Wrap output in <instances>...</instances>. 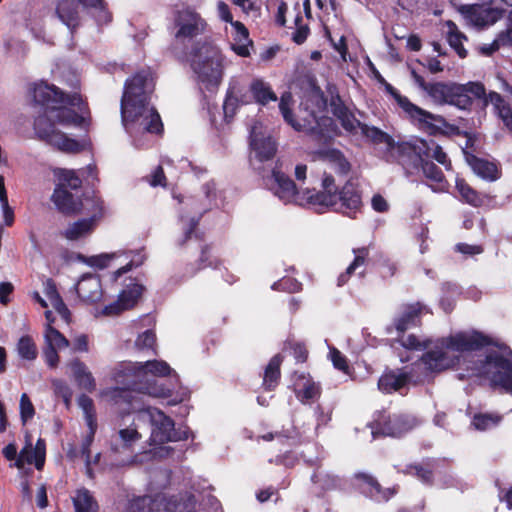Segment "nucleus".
Here are the masks:
<instances>
[{
    "label": "nucleus",
    "mask_w": 512,
    "mask_h": 512,
    "mask_svg": "<svg viewBox=\"0 0 512 512\" xmlns=\"http://www.w3.org/2000/svg\"><path fill=\"white\" fill-rule=\"evenodd\" d=\"M33 98L45 108L34 121L38 138L62 152H80L84 145L61 132L56 124L78 127L84 122L87 107L82 97L77 93L64 95L56 86L40 82L34 86Z\"/></svg>",
    "instance_id": "obj_1"
},
{
    "label": "nucleus",
    "mask_w": 512,
    "mask_h": 512,
    "mask_svg": "<svg viewBox=\"0 0 512 512\" xmlns=\"http://www.w3.org/2000/svg\"><path fill=\"white\" fill-rule=\"evenodd\" d=\"M150 71H141L128 79L121 99L122 124L137 148L149 143V135L163 129L160 115L150 103L154 91Z\"/></svg>",
    "instance_id": "obj_2"
},
{
    "label": "nucleus",
    "mask_w": 512,
    "mask_h": 512,
    "mask_svg": "<svg viewBox=\"0 0 512 512\" xmlns=\"http://www.w3.org/2000/svg\"><path fill=\"white\" fill-rule=\"evenodd\" d=\"M293 103L289 92L283 93L280 98L279 109L284 120L296 131H303L319 139H328L335 134V125L332 118L325 115L326 99L319 88L308 90L300 104L299 120L293 119L290 107Z\"/></svg>",
    "instance_id": "obj_3"
},
{
    "label": "nucleus",
    "mask_w": 512,
    "mask_h": 512,
    "mask_svg": "<svg viewBox=\"0 0 512 512\" xmlns=\"http://www.w3.org/2000/svg\"><path fill=\"white\" fill-rule=\"evenodd\" d=\"M493 338L479 331L457 332L437 340L435 346L426 351L421 361L425 368L431 372H441L453 367L458 357H452L449 352H472L491 346Z\"/></svg>",
    "instance_id": "obj_4"
},
{
    "label": "nucleus",
    "mask_w": 512,
    "mask_h": 512,
    "mask_svg": "<svg viewBox=\"0 0 512 512\" xmlns=\"http://www.w3.org/2000/svg\"><path fill=\"white\" fill-rule=\"evenodd\" d=\"M223 56L214 44L204 42L197 44L191 54V67L199 81L207 89L217 87L223 76Z\"/></svg>",
    "instance_id": "obj_5"
},
{
    "label": "nucleus",
    "mask_w": 512,
    "mask_h": 512,
    "mask_svg": "<svg viewBox=\"0 0 512 512\" xmlns=\"http://www.w3.org/2000/svg\"><path fill=\"white\" fill-rule=\"evenodd\" d=\"M491 346L499 351H489L483 361L484 368L491 373V383L512 395V350L505 343L493 339Z\"/></svg>",
    "instance_id": "obj_6"
},
{
    "label": "nucleus",
    "mask_w": 512,
    "mask_h": 512,
    "mask_svg": "<svg viewBox=\"0 0 512 512\" xmlns=\"http://www.w3.org/2000/svg\"><path fill=\"white\" fill-rule=\"evenodd\" d=\"M387 91L393 96L397 104L407 114V116L418 125L427 131L433 132L439 128V125L447 127L448 124L445 118L441 115L432 114L419 106L413 104L406 96H402L390 84L386 86Z\"/></svg>",
    "instance_id": "obj_7"
},
{
    "label": "nucleus",
    "mask_w": 512,
    "mask_h": 512,
    "mask_svg": "<svg viewBox=\"0 0 512 512\" xmlns=\"http://www.w3.org/2000/svg\"><path fill=\"white\" fill-rule=\"evenodd\" d=\"M123 256H125V259L128 261L125 263L120 262L122 266L112 274L113 281H117L120 276L129 272L132 268L140 266L144 262V256L140 253H136L133 255V257H130V255H127L126 253L123 252H113L102 253L99 255L89 257L84 256L82 254H78L77 259L90 267L97 269H105L110 267L112 262L122 258Z\"/></svg>",
    "instance_id": "obj_8"
},
{
    "label": "nucleus",
    "mask_w": 512,
    "mask_h": 512,
    "mask_svg": "<svg viewBox=\"0 0 512 512\" xmlns=\"http://www.w3.org/2000/svg\"><path fill=\"white\" fill-rule=\"evenodd\" d=\"M43 286L46 299L38 292H34L32 298L44 310L46 320H55L57 317L62 320H69L71 317L70 310L61 299L54 281L46 279Z\"/></svg>",
    "instance_id": "obj_9"
},
{
    "label": "nucleus",
    "mask_w": 512,
    "mask_h": 512,
    "mask_svg": "<svg viewBox=\"0 0 512 512\" xmlns=\"http://www.w3.org/2000/svg\"><path fill=\"white\" fill-rule=\"evenodd\" d=\"M503 3L512 6V0H501ZM495 0H483L482 4L462 5L459 12L473 26L483 28L493 25L501 19L504 10L498 7H491Z\"/></svg>",
    "instance_id": "obj_10"
},
{
    "label": "nucleus",
    "mask_w": 512,
    "mask_h": 512,
    "mask_svg": "<svg viewBox=\"0 0 512 512\" xmlns=\"http://www.w3.org/2000/svg\"><path fill=\"white\" fill-rule=\"evenodd\" d=\"M398 152L407 155L413 154L422 161L433 158L447 170L451 169L448 155L434 140L413 139L403 142L398 146Z\"/></svg>",
    "instance_id": "obj_11"
},
{
    "label": "nucleus",
    "mask_w": 512,
    "mask_h": 512,
    "mask_svg": "<svg viewBox=\"0 0 512 512\" xmlns=\"http://www.w3.org/2000/svg\"><path fill=\"white\" fill-rule=\"evenodd\" d=\"M369 427L375 438L378 436L400 437L410 431L413 426L409 418L404 415L391 416L386 411H378Z\"/></svg>",
    "instance_id": "obj_12"
},
{
    "label": "nucleus",
    "mask_w": 512,
    "mask_h": 512,
    "mask_svg": "<svg viewBox=\"0 0 512 512\" xmlns=\"http://www.w3.org/2000/svg\"><path fill=\"white\" fill-rule=\"evenodd\" d=\"M177 40H191L207 30V22L201 15L190 8L178 10L174 16Z\"/></svg>",
    "instance_id": "obj_13"
},
{
    "label": "nucleus",
    "mask_w": 512,
    "mask_h": 512,
    "mask_svg": "<svg viewBox=\"0 0 512 512\" xmlns=\"http://www.w3.org/2000/svg\"><path fill=\"white\" fill-rule=\"evenodd\" d=\"M150 416L154 426L151 434L154 442L164 444L167 442L183 441L189 438L190 432L188 428L176 430L173 419L165 415L161 410L154 409L150 412Z\"/></svg>",
    "instance_id": "obj_14"
},
{
    "label": "nucleus",
    "mask_w": 512,
    "mask_h": 512,
    "mask_svg": "<svg viewBox=\"0 0 512 512\" xmlns=\"http://www.w3.org/2000/svg\"><path fill=\"white\" fill-rule=\"evenodd\" d=\"M456 83L435 82L428 86L427 94L437 104H449L465 110L466 98Z\"/></svg>",
    "instance_id": "obj_15"
},
{
    "label": "nucleus",
    "mask_w": 512,
    "mask_h": 512,
    "mask_svg": "<svg viewBox=\"0 0 512 512\" xmlns=\"http://www.w3.org/2000/svg\"><path fill=\"white\" fill-rule=\"evenodd\" d=\"M144 292V286L131 282L127 287L120 293L118 299L104 307L102 316L115 317L118 316L122 311L132 308L141 297Z\"/></svg>",
    "instance_id": "obj_16"
},
{
    "label": "nucleus",
    "mask_w": 512,
    "mask_h": 512,
    "mask_svg": "<svg viewBox=\"0 0 512 512\" xmlns=\"http://www.w3.org/2000/svg\"><path fill=\"white\" fill-rule=\"evenodd\" d=\"M361 208L362 200L358 189L353 183L347 182L338 192V203L335 205V211L354 218L361 211Z\"/></svg>",
    "instance_id": "obj_17"
},
{
    "label": "nucleus",
    "mask_w": 512,
    "mask_h": 512,
    "mask_svg": "<svg viewBox=\"0 0 512 512\" xmlns=\"http://www.w3.org/2000/svg\"><path fill=\"white\" fill-rule=\"evenodd\" d=\"M271 180L273 181L271 189L281 201L284 203L295 202L300 205L303 204L296 192L295 183L283 172L275 168L272 171Z\"/></svg>",
    "instance_id": "obj_18"
},
{
    "label": "nucleus",
    "mask_w": 512,
    "mask_h": 512,
    "mask_svg": "<svg viewBox=\"0 0 512 512\" xmlns=\"http://www.w3.org/2000/svg\"><path fill=\"white\" fill-rule=\"evenodd\" d=\"M75 288L78 297L86 303H96L103 297L101 279L94 274L83 275Z\"/></svg>",
    "instance_id": "obj_19"
},
{
    "label": "nucleus",
    "mask_w": 512,
    "mask_h": 512,
    "mask_svg": "<svg viewBox=\"0 0 512 512\" xmlns=\"http://www.w3.org/2000/svg\"><path fill=\"white\" fill-rule=\"evenodd\" d=\"M113 380L119 385L118 387L149 391L147 384L142 382L137 363L121 366L115 371Z\"/></svg>",
    "instance_id": "obj_20"
},
{
    "label": "nucleus",
    "mask_w": 512,
    "mask_h": 512,
    "mask_svg": "<svg viewBox=\"0 0 512 512\" xmlns=\"http://www.w3.org/2000/svg\"><path fill=\"white\" fill-rule=\"evenodd\" d=\"M410 380L411 374L403 369L389 370L380 376L377 385L381 392L391 394L407 386Z\"/></svg>",
    "instance_id": "obj_21"
},
{
    "label": "nucleus",
    "mask_w": 512,
    "mask_h": 512,
    "mask_svg": "<svg viewBox=\"0 0 512 512\" xmlns=\"http://www.w3.org/2000/svg\"><path fill=\"white\" fill-rule=\"evenodd\" d=\"M46 455V442L44 439L39 438L36 442L35 448L28 444L24 447L16 460V466L22 468L24 463L35 464L36 469L40 470L44 466Z\"/></svg>",
    "instance_id": "obj_22"
},
{
    "label": "nucleus",
    "mask_w": 512,
    "mask_h": 512,
    "mask_svg": "<svg viewBox=\"0 0 512 512\" xmlns=\"http://www.w3.org/2000/svg\"><path fill=\"white\" fill-rule=\"evenodd\" d=\"M251 148L254 152L255 158L260 162L273 158L277 151L276 143L270 136L260 137L257 133V127L254 126L251 130Z\"/></svg>",
    "instance_id": "obj_23"
},
{
    "label": "nucleus",
    "mask_w": 512,
    "mask_h": 512,
    "mask_svg": "<svg viewBox=\"0 0 512 512\" xmlns=\"http://www.w3.org/2000/svg\"><path fill=\"white\" fill-rule=\"evenodd\" d=\"M294 391L301 402L318 398L321 394L320 386L313 381L309 374L301 373L294 381Z\"/></svg>",
    "instance_id": "obj_24"
},
{
    "label": "nucleus",
    "mask_w": 512,
    "mask_h": 512,
    "mask_svg": "<svg viewBox=\"0 0 512 512\" xmlns=\"http://www.w3.org/2000/svg\"><path fill=\"white\" fill-rule=\"evenodd\" d=\"M356 479L367 487L370 497L378 502H387L396 493V488H383L376 478L366 473H359Z\"/></svg>",
    "instance_id": "obj_25"
},
{
    "label": "nucleus",
    "mask_w": 512,
    "mask_h": 512,
    "mask_svg": "<svg viewBox=\"0 0 512 512\" xmlns=\"http://www.w3.org/2000/svg\"><path fill=\"white\" fill-rule=\"evenodd\" d=\"M55 13L71 31L80 25L78 7L72 0H59L56 3Z\"/></svg>",
    "instance_id": "obj_26"
},
{
    "label": "nucleus",
    "mask_w": 512,
    "mask_h": 512,
    "mask_svg": "<svg viewBox=\"0 0 512 512\" xmlns=\"http://www.w3.org/2000/svg\"><path fill=\"white\" fill-rule=\"evenodd\" d=\"M466 160L474 173L487 181H496L501 177L500 169L493 162L478 158L474 155H466Z\"/></svg>",
    "instance_id": "obj_27"
},
{
    "label": "nucleus",
    "mask_w": 512,
    "mask_h": 512,
    "mask_svg": "<svg viewBox=\"0 0 512 512\" xmlns=\"http://www.w3.org/2000/svg\"><path fill=\"white\" fill-rule=\"evenodd\" d=\"M70 367L73 372L74 380L80 389H83L89 393L96 390V381L92 373L88 370L84 362L79 359H74Z\"/></svg>",
    "instance_id": "obj_28"
},
{
    "label": "nucleus",
    "mask_w": 512,
    "mask_h": 512,
    "mask_svg": "<svg viewBox=\"0 0 512 512\" xmlns=\"http://www.w3.org/2000/svg\"><path fill=\"white\" fill-rule=\"evenodd\" d=\"M251 97L239 85H232L223 104L225 117H233L239 105L248 104Z\"/></svg>",
    "instance_id": "obj_29"
},
{
    "label": "nucleus",
    "mask_w": 512,
    "mask_h": 512,
    "mask_svg": "<svg viewBox=\"0 0 512 512\" xmlns=\"http://www.w3.org/2000/svg\"><path fill=\"white\" fill-rule=\"evenodd\" d=\"M282 362L283 356L281 354H276L270 359L263 375L262 387L264 390L272 391L278 386L281 378L280 366Z\"/></svg>",
    "instance_id": "obj_30"
},
{
    "label": "nucleus",
    "mask_w": 512,
    "mask_h": 512,
    "mask_svg": "<svg viewBox=\"0 0 512 512\" xmlns=\"http://www.w3.org/2000/svg\"><path fill=\"white\" fill-rule=\"evenodd\" d=\"M231 27L234 40L232 44L233 51L239 56L247 57L249 55V45L251 44L248 29L239 21L232 22Z\"/></svg>",
    "instance_id": "obj_31"
},
{
    "label": "nucleus",
    "mask_w": 512,
    "mask_h": 512,
    "mask_svg": "<svg viewBox=\"0 0 512 512\" xmlns=\"http://www.w3.org/2000/svg\"><path fill=\"white\" fill-rule=\"evenodd\" d=\"M307 204L317 212H324L326 209L335 210L338 203V193H329L327 191L310 192L308 191Z\"/></svg>",
    "instance_id": "obj_32"
},
{
    "label": "nucleus",
    "mask_w": 512,
    "mask_h": 512,
    "mask_svg": "<svg viewBox=\"0 0 512 512\" xmlns=\"http://www.w3.org/2000/svg\"><path fill=\"white\" fill-rule=\"evenodd\" d=\"M486 103H490L504 125L512 133V107L506 103L504 98L497 92H490Z\"/></svg>",
    "instance_id": "obj_33"
},
{
    "label": "nucleus",
    "mask_w": 512,
    "mask_h": 512,
    "mask_svg": "<svg viewBox=\"0 0 512 512\" xmlns=\"http://www.w3.org/2000/svg\"><path fill=\"white\" fill-rule=\"evenodd\" d=\"M52 201L55 206L63 213H76L78 211V202L73 194L62 186H57L52 195Z\"/></svg>",
    "instance_id": "obj_34"
},
{
    "label": "nucleus",
    "mask_w": 512,
    "mask_h": 512,
    "mask_svg": "<svg viewBox=\"0 0 512 512\" xmlns=\"http://www.w3.org/2000/svg\"><path fill=\"white\" fill-rule=\"evenodd\" d=\"M360 133L363 136H365L368 140H370L373 144H383L387 151H392L394 149L398 150V146L401 144H396L390 135L374 126H368L364 124L363 127L361 128Z\"/></svg>",
    "instance_id": "obj_35"
},
{
    "label": "nucleus",
    "mask_w": 512,
    "mask_h": 512,
    "mask_svg": "<svg viewBox=\"0 0 512 512\" xmlns=\"http://www.w3.org/2000/svg\"><path fill=\"white\" fill-rule=\"evenodd\" d=\"M353 254V262L347 267L346 271L340 274L338 277V286H343L344 284H346L349 278L356 272V270L365 265L366 260L369 256V248L361 247L353 249Z\"/></svg>",
    "instance_id": "obj_36"
},
{
    "label": "nucleus",
    "mask_w": 512,
    "mask_h": 512,
    "mask_svg": "<svg viewBox=\"0 0 512 512\" xmlns=\"http://www.w3.org/2000/svg\"><path fill=\"white\" fill-rule=\"evenodd\" d=\"M72 500L75 512H99L96 499L86 488L78 489Z\"/></svg>",
    "instance_id": "obj_37"
},
{
    "label": "nucleus",
    "mask_w": 512,
    "mask_h": 512,
    "mask_svg": "<svg viewBox=\"0 0 512 512\" xmlns=\"http://www.w3.org/2000/svg\"><path fill=\"white\" fill-rule=\"evenodd\" d=\"M94 227L93 219H81L69 225L62 235L66 239L74 241L90 234Z\"/></svg>",
    "instance_id": "obj_38"
},
{
    "label": "nucleus",
    "mask_w": 512,
    "mask_h": 512,
    "mask_svg": "<svg viewBox=\"0 0 512 512\" xmlns=\"http://www.w3.org/2000/svg\"><path fill=\"white\" fill-rule=\"evenodd\" d=\"M77 212L89 215L88 219H93V223H95L103 216V201L97 196H87L78 203Z\"/></svg>",
    "instance_id": "obj_39"
},
{
    "label": "nucleus",
    "mask_w": 512,
    "mask_h": 512,
    "mask_svg": "<svg viewBox=\"0 0 512 512\" xmlns=\"http://www.w3.org/2000/svg\"><path fill=\"white\" fill-rule=\"evenodd\" d=\"M145 390H136L128 387H112L104 391V395L109 398L114 404H127L131 405L135 393H146Z\"/></svg>",
    "instance_id": "obj_40"
},
{
    "label": "nucleus",
    "mask_w": 512,
    "mask_h": 512,
    "mask_svg": "<svg viewBox=\"0 0 512 512\" xmlns=\"http://www.w3.org/2000/svg\"><path fill=\"white\" fill-rule=\"evenodd\" d=\"M250 91L255 101L259 104L265 105L270 101L277 100V96L272 91L270 85L260 79H256L251 83Z\"/></svg>",
    "instance_id": "obj_41"
},
{
    "label": "nucleus",
    "mask_w": 512,
    "mask_h": 512,
    "mask_svg": "<svg viewBox=\"0 0 512 512\" xmlns=\"http://www.w3.org/2000/svg\"><path fill=\"white\" fill-rule=\"evenodd\" d=\"M140 439L141 434L137 431L136 428L128 427L121 429L118 432L119 443H115L112 449L115 452H120L121 450H131L134 444Z\"/></svg>",
    "instance_id": "obj_42"
},
{
    "label": "nucleus",
    "mask_w": 512,
    "mask_h": 512,
    "mask_svg": "<svg viewBox=\"0 0 512 512\" xmlns=\"http://www.w3.org/2000/svg\"><path fill=\"white\" fill-rule=\"evenodd\" d=\"M142 378L148 373L154 376L165 377L171 374L172 369L167 362L162 360H149L145 363H137Z\"/></svg>",
    "instance_id": "obj_43"
},
{
    "label": "nucleus",
    "mask_w": 512,
    "mask_h": 512,
    "mask_svg": "<svg viewBox=\"0 0 512 512\" xmlns=\"http://www.w3.org/2000/svg\"><path fill=\"white\" fill-rule=\"evenodd\" d=\"M323 160L327 162L331 169L341 175H345L350 170V164L344 155L338 150H327L322 153Z\"/></svg>",
    "instance_id": "obj_44"
},
{
    "label": "nucleus",
    "mask_w": 512,
    "mask_h": 512,
    "mask_svg": "<svg viewBox=\"0 0 512 512\" xmlns=\"http://www.w3.org/2000/svg\"><path fill=\"white\" fill-rule=\"evenodd\" d=\"M458 87L462 88V95L466 98L465 109H468L472 104V98L484 99L486 103V90L482 83L480 82H468L466 84H458Z\"/></svg>",
    "instance_id": "obj_45"
},
{
    "label": "nucleus",
    "mask_w": 512,
    "mask_h": 512,
    "mask_svg": "<svg viewBox=\"0 0 512 512\" xmlns=\"http://www.w3.org/2000/svg\"><path fill=\"white\" fill-rule=\"evenodd\" d=\"M502 416L493 413H476L471 420V426L478 431H486L497 426Z\"/></svg>",
    "instance_id": "obj_46"
},
{
    "label": "nucleus",
    "mask_w": 512,
    "mask_h": 512,
    "mask_svg": "<svg viewBox=\"0 0 512 512\" xmlns=\"http://www.w3.org/2000/svg\"><path fill=\"white\" fill-rule=\"evenodd\" d=\"M456 188L461 198L468 204L475 207H479L483 204V198L481 195L463 179H456Z\"/></svg>",
    "instance_id": "obj_47"
},
{
    "label": "nucleus",
    "mask_w": 512,
    "mask_h": 512,
    "mask_svg": "<svg viewBox=\"0 0 512 512\" xmlns=\"http://www.w3.org/2000/svg\"><path fill=\"white\" fill-rule=\"evenodd\" d=\"M411 322H397L396 323V331H397V341L401 343V345L407 349H418L421 346V342L419 338L414 334L405 335V331L408 328V324ZM413 324L415 322H412Z\"/></svg>",
    "instance_id": "obj_48"
},
{
    "label": "nucleus",
    "mask_w": 512,
    "mask_h": 512,
    "mask_svg": "<svg viewBox=\"0 0 512 512\" xmlns=\"http://www.w3.org/2000/svg\"><path fill=\"white\" fill-rule=\"evenodd\" d=\"M402 313L401 320H413L415 318H425L432 315L430 309L420 302L403 305Z\"/></svg>",
    "instance_id": "obj_49"
},
{
    "label": "nucleus",
    "mask_w": 512,
    "mask_h": 512,
    "mask_svg": "<svg viewBox=\"0 0 512 512\" xmlns=\"http://www.w3.org/2000/svg\"><path fill=\"white\" fill-rule=\"evenodd\" d=\"M17 352L19 356L27 361H33L37 358L38 351L33 339L28 336H22L17 343Z\"/></svg>",
    "instance_id": "obj_50"
},
{
    "label": "nucleus",
    "mask_w": 512,
    "mask_h": 512,
    "mask_svg": "<svg viewBox=\"0 0 512 512\" xmlns=\"http://www.w3.org/2000/svg\"><path fill=\"white\" fill-rule=\"evenodd\" d=\"M414 476L421 482L427 485H432L434 482V465L431 459H427L423 463L414 464Z\"/></svg>",
    "instance_id": "obj_51"
},
{
    "label": "nucleus",
    "mask_w": 512,
    "mask_h": 512,
    "mask_svg": "<svg viewBox=\"0 0 512 512\" xmlns=\"http://www.w3.org/2000/svg\"><path fill=\"white\" fill-rule=\"evenodd\" d=\"M56 175L59 179V184L57 186H62L65 189L71 188L73 190L78 189L81 186L82 181L74 170L58 169L56 171Z\"/></svg>",
    "instance_id": "obj_52"
},
{
    "label": "nucleus",
    "mask_w": 512,
    "mask_h": 512,
    "mask_svg": "<svg viewBox=\"0 0 512 512\" xmlns=\"http://www.w3.org/2000/svg\"><path fill=\"white\" fill-rule=\"evenodd\" d=\"M464 40H467L466 36L462 34L454 24H451L448 32V42L460 58L467 56V50L463 46Z\"/></svg>",
    "instance_id": "obj_53"
},
{
    "label": "nucleus",
    "mask_w": 512,
    "mask_h": 512,
    "mask_svg": "<svg viewBox=\"0 0 512 512\" xmlns=\"http://www.w3.org/2000/svg\"><path fill=\"white\" fill-rule=\"evenodd\" d=\"M422 171L425 177L437 183L440 189L444 187V175L434 163L423 160Z\"/></svg>",
    "instance_id": "obj_54"
},
{
    "label": "nucleus",
    "mask_w": 512,
    "mask_h": 512,
    "mask_svg": "<svg viewBox=\"0 0 512 512\" xmlns=\"http://www.w3.org/2000/svg\"><path fill=\"white\" fill-rule=\"evenodd\" d=\"M511 34H512V27L508 28L505 33H501L498 36V38L495 39L492 43L484 44V45L480 46L478 48L479 52L484 56L492 55L494 52H496L499 49L501 44H503L506 40L511 39Z\"/></svg>",
    "instance_id": "obj_55"
},
{
    "label": "nucleus",
    "mask_w": 512,
    "mask_h": 512,
    "mask_svg": "<svg viewBox=\"0 0 512 512\" xmlns=\"http://www.w3.org/2000/svg\"><path fill=\"white\" fill-rule=\"evenodd\" d=\"M51 322H48V328L46 331V340L48 345H52L55 348H63L69 345L68 340L56 329L50 326Z\"/></svg>",
    "instance_id": "obj_56"
},
{
    "label": "nucleus",
    "mask_w": 512,
    "mask_h": 512,
    "mask_svg": "<svg viewBox=\"0 0 512 512\" xmlns=\"http://www.w3.org/2000/svg\"><path fill=\"white\" fill-rule=\"evenodd\" d=\"M302 288V284L292 278H282L278 282L272 285L273 290L286 291L289 293L299 292Z\"/></svg>",
    "instance_id": "obj_57"
},
{
    "label": "nucleus",
    "mask_w": 512,
    "mask_h": 512,
    "mask_svg": "<svg viewBox=\"0 0 512 512\" xmlns=\"http://www.w3.org/2000/svg\"><path fill=\"white\" fill-rule=\"evenodd\" d=\"M35 414L34 406L26 393H23L20 398V417L23 423L32 419Z\"/></svg>",
    "instance_id": "obj_58"
},
{
    "label": "nucleus",
    "mask_w": 512,
    "mask_h": 512,
    "mask_svg": "<svg viewBox=\"0 0 512 512\" xmlns=\"http://www.w3.org/2000/svg\"><path fill=\"white\" fill-rule=\"evenodd\" d=\"M287 345L289 349L292 351V355L298 363H304L307 361L308 350L304 343L289 341Z\"/></svg>",
    "instance_id": "obj_59"
},
{
    "label": "nucleus",
    "mask_w": 512,
    "mask_h": 512,
    "mask_svg": "<svg viewBox=\"0 0 512 512\" xmlns=\"http://www.w3.org/2000/svg\"><path fill=\"white\" fill-rule=\"evenodd\" d=\"M78 1L85 7L95 8V9L99 10V15H98L99 21H103V22L110 21V15L104 9L103 0H78Z\"/></svg>",
    "instance_id": "obj_60"
},
{
    "label": "nucleus",
    "mask_w": 512,
    "mask_h": 512,
    "mask_svg": "<svg viewBox=\"0 0 512 512\" xmlns=\"http://www.w3.org/2000/svg\"><path fill=\"white\" fill-rule=\"evenodd\" d=\"M331 360L336 369L343 373H349L350 367L347 358L338 349L331 350Z\"/></svg>",
    "instance_id": "obj_61"
},
{
    "label": "nucleus",
    "mask_w": 512,
    "mask_h": 512,
    "mask_svg": "<svg viewBox=\"0 0 512 512\" xmlns=\"http://www.w3.org/2000/svg\"><path fill=\"white\" fill-rule=\"evenodd\" d=\"M156 343V335L152 330H146L136 340V346L140 349H152Z\"/></svg>",
    "instance_id": "obj_62"
},
{
    "label": "nucleus",
    "mask_w": 512,
    "mask_h": 512,
    "mask_svg": "<svg viewBox=\"0 0 512 512\" xmlns=\"http://www.w3.org/2000/svg\"><path fill=\"white\" fill-rule=\"evenodd\" d=\"M233 3L240 7L241 10L247 15L257 17L260 13V7L257 5L256 0H232Z\"/></svg>",
    "instance_id": "obj_63"
},
{
    "label": "nucleus",
    "mask_w": 512,
    "mask_h": 512,
    "mask_svg": "<svg viewBox=\"0 0 512 512\" xmlns=\"http://www.w3.org/2000/svg\"><path fill=\"white\" fill-rule=\"evenodd\" d=\"M343 128L350 133L361 132V128L364 124L360 123L356 118L349 114H343L340 117Z\"/></svg>",
    "instance_id": "obj_64"
}]
</instances>
